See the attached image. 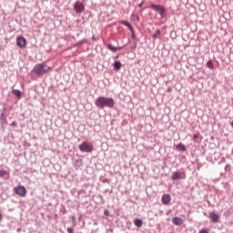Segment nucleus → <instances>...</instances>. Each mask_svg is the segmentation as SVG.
Masks as SVG:
<instances>
[{"instance_id":"nucleus-25","label":"nucleus","mask_w":233,"mask_h":233,"mask_svg":"<svg viewBox=\"0 0 233 233\" xmlns=\"http://www.w3.org/2000/svg\"><path fill=\"white\" fill-rule=\"evenodd\" d=\"M104 214L105 216H109L110 212L108 210H106Z\"/></svg>"},{"instance_id":"nucleus-8","label":"nucleus","mask_w":233,"mask_h":233,"mask_svg":"<svg viewBox=\"0 0 233 233\" xmlns=\"http://www.w3.org/2000/svg\"><path fill=\"white\" fill-rule=\"evenodd\" d=\"M172 224L177 225V227H179V226L183 225V218H181L179 217H175L172 218Z\"/></svg>"},{"instance_id":"nucleus-20","label":"nucleus","mask_w":233,"mask_h":233,"mask_svg":"<svg viewBox=\"0 0 233 233\" xmlns=\"http://www.w3.org/2000/svg\"><path fill=\"white\" fill-rule=\"evenodd\" d=\"M207 66L210 68V70H214V63H212V60L208 61Z\"/></svg>"},{"instance_id":"nucleus-14","label":"nucleus","mask_w":233,"mask_h":233,"mask_svg":"<svg viewBox=\"0 0 233 233\" xmlns=\"http://www.w3.org/2000/svg\"><path fill=\"white\" fill-rule=\"evenodd\" d=\"M135 226L137 227L138 228L143 226V221L139 218H137L134 220Z\"/></svg>"},{"instance_id":"nucleus-21","label":"nucleus","mask_w":233,"mask_h":233,"mask_svg":"<svg viewBox=\"0 0 233 233\" xmlns=\"http://www.w3.org/2000/svg\"><path fill=\"white\" fill-rule=\"evenodd\" d=\"M126 26H127L128 28H132V26L130 25V23L128 22H124L123 23Z\"/></svg>"},{"instance_id":"nucleus-28","label":"nucleus","mask_w":233,"mask_h":233,"mask_svg":"<svg viewBox=\"0 0 233 233\" xmlns=\"http://www.w3.org/2000/svg\"><path fill=\"white\" fill-rule=\"evenodd\" d=\"M167 92H172V88H167Z\"/></svg>"},{"instance_id":"nucleus-12","label":"nucleus","mask_w":233,"mask_h":233,"mask_svg":"<svg viewBox=\"0 0 233 233\" xmlns=\"http://www.w3.org/2000/svg\"><path fill=\"white\" fill-rule=\"evenodd\" d=\"M108 50H110L111 52H117V50H121L123 47H115L112 45H108L107 46Z\"/></svg>"},{"instance_id":"nucleus-1","label":"nucleus","mask_w":233,"mask_h":233,"mask_svg":"<svg viewBox=\"0 0 233 233\" xmlns=\"http://www.w3.org/2000/svg\"><path fill=\"white\" fill-rule=\"evenodd\" d=\"M95 104L96 106H98V108H105V106L107 108H114L116 102L112 97L99 96L96 98Z\"/></svg>"},{"instance_id":"nucleus-5","label":"nucleus","mask_w":233,"mask_h":233,"mask_svg":"<svg viewBox=\"0 0 233 233\" xmlns=\"http://www.w3.org/2000/svg\"><path fill=\"white\" fill-rule=\"evenodd\" d=\"M74 10L76 14L85 12V5L81 2H76L74 5Z\"/></svg>"},{"instance_id":"nucleus-17","label":"nucleus","mask_w":233,"mask_h":233,"mask_svg":"<svg viewBox=\"0 0 233 233\" xmlns=\"http://www.w3.org/2000/svg\"><path fill=\"white\" fill-rule=\"evenodd\" d=\"M161 6H162V5L152 4V5H150V8H151L152 10H156V12H158V10H159V8H160Z\"/></svg>"},{"instance_id":"nucleus-29","label":"nucleus","mask_w":233,"mask_h":233,"mask_svg":"<svg viewBox=\"0 0 233 233\" xmlns=\"http://www.w3.org/2000/svg\"><path fill=\"white\" fill-rule=\"evenodd\" d=\"M93 39H96V37H95V36H93Z\"/></svg>"},{"instance_id":"nucleus-3","label":"nucleus","mask_w":233,"mask_h":233,"mask_svg":"<svg viewBox=\"0 0 233 233\" xmlns=\"http://www.w3.org/2000/svg\"><path fill=\"white\" fill-rule=\"evenodd\" d=\"M15 193L20 198H25L26 196V187L24 186H17L15 187Z\"/></svg>"},{"instance_id":"nucleus-7","label":"nucleus","mask_w":233,"mask_h":233,"mask_svg":"<svg viewBox=\"0 0 233 233\" xmlns=\"http://www.w3.org/2000/svg\"><path fill=\"white\" fill-rule=\"evenodd\" d=\"M209 218L211 219L212 223H219V215L214 211L209 213Z\"/></svg>"},{"instance_id":"nucleus-4","label":"nucleus","mask_w":233,"mask_h":233,"mask_svg":"<svg viewBox=\"0 0 233 233\" xmlns=\"http://www.w3.org/2000/svg\"><path fill=\"white\" fill-rule=\"evenodd\" d=\"M79 150L81 152H92V150H94V147L88 145L87 142H83L81 145H79Z\"/></svg>"},{"instance_id":"nucleus-16","label":"nucleus","mask_w":233,"mask_h":233,"mask_svg":"<svg viewBox=\"0 0 233 233\" xmlns=\"http://www.w3.org/2000/svg\"><path fill=\"white\" fill-rule=\"evenodd\" d=\"M157 12L161 15V17H164L165 12H167V10L165 9V7L161 6Z\"/></svg>"},{"instance_id":"nucleus-19","label":"nucleus","mask_w":233,"mask_h":233,"mask_svg":"<svg viewBox=\"0 0 233 233\" xmlns=\"http://www.w3.org/2000/svg\"><path fill=\"white\" fill-rule=\"evenodd\" d=\"M13 94H14V96H15L18 97V98L21 97V91H20V90L14 89V90H13Z\"/></svg>"},{"instance_id":"nucleus-2","label":"nucleus","mask_w":233,"mask_h":233,"mask_svg":"<svg viewBox=\"0 0 233 233\" xmlns=\"http://www.w3.org/2000/svg\"><path fill=\"white\" fill-rule=\"evenodd\" d=\"M50 70H52V67L45 63L37 64L34 67V72L36 76H44V74L50 72Z\"/></svg>"},{"instance_id":"nucleus-11","label":"nucleus","mask_w":233,"mask_h":233,"mask_svg":"<svg viewBox=\"0 0 233 233\" xmlns=\"http://www.w3.org/2000/svg\"><path fill=\"white\" fill-rule=\"evenodd\" d=\"M177 150H180L181 152H187V147L182 143L177 145Z\"/></svg>"},{"instance_id":"nucleus-22","label":"nucleus","mask_w":233,"mask_h":233,"mask_svg":"<svg viewBox=\"0 0 233 233\" xmlns=\"http://www.w3.org/2000/svg\"><path fill=\"white\" fill-rule=\"evenodd\" d=\"M193 139H194V141H196V139H199V135L195 134V135L193 136Z\"/></svg>"},{"instance_id":"nucleus-26","label":"nucleus","mask_w":233,"mask_h":233,"mask_svg":"<svg viewBox=\"0 0 233 233\" xmlns=\"http://www.w3.org/2000/svg\"><path fill=\"white\" fill-rule=\"evenodd\" d=\"M145 2H141L139 5H138V7L139 8H141L142 6H143V4H144Z\"/></svg>"},{"instance_id":"nucleus-13","label":"nucleus","mask_w":233,"mask_h":233,"mask_svg":"<svg viewBox=\"0 0 233 233\" xmlns=\"http://www.w3.org/2000/svg\"><path fill=\"white\" fill-rule=\"evenodd\" d=\"M10 177V172L5 170H0V177Z\"/></svg>"},{"instance_id":"nucleus-23","label":"nucleus","mask_w":233,"mask_h":233,"mask_svg":"<svg viewBox=\"0 0 233 233\" xmlns=\"http://www.w3.org/2000/svg\"><path fill=\"white\" fill-rule=\"evenodd\" d=\"M67 232H68V233H74V229H73L72 228H67Z\"/></svg>"},{"instance_id":"nucleus-9","label":"nucleus","mask_w":233,"mask_h":233,"mask_svg":"<svg viewBox=\"0 0 233 233\" xmlns=\"http://www.w3.org/2000/svg\"><path fill=\"white\" fill-rule=\"evenodd\" d=\"M172 201V198H170V195L165 194L162 197V203L163 205H168Z\"/></svg>"},{"instance_id":"nucleus-6","label":"nucleus","mask_w":233,"mask_h":233,"mask_svg":"<svg viewBox=\"0 0 233 233\" xmlns=\"http://www.w3.org/2000/svg\"><path fill=\"white\" fill-rule=\"evenodd\" d=\"M16 46L19 48H25V46H26V38L18 36L16 39Z\"/></svg>"},{"instance_id":"nucleus-10","label":"nucleus","mask_w":233,"mask_h":233,"mask_svg":"<svg viewBox=\"0 0 233 233\" xmlns=\"http://www.w3.org/2000/svg\"><path fill=\"white\" fill-rule=\"evenodd\" d=\"M171 179H173V181H177V179H181V174L179 173V171H176L172 174Z\"/></svg>"},{"instance_id":"nucleus-18","label":"nucleus","mask_w":233,"mask_h":233,"mask_svg":"<svg viewBox=\"0 0 233 233\" xmlns=\"http://www.w3.org/2000/svg\"><path fill=\"white\" fill-rule=\"evenodd\" d=\"M114 67H115L116 70H121V62L116 61V62L114 63Z\"/></svg>"},{"instance_id":"nucleus-15","label":"nucleus","mask_w":233,"mask_h":233,"mask_svg":"<svg viewBox=\"0 0 233 233\" xmlns=\"http://www.w3.org/2000/svg\"><path fill=\"white\" fill-rule=\"evenodd\" d=\"M157 12L161 15V17H164L165 12H167V10L165 9V7L161 6Z\"/></svg>"},{"instance_id":"nucleus-24","label":"nucleus","mask_w":233,"mask_h":233,"mask_svg":"<svg viewBox=\"0 0 233 233\" xmlns=\"http://www.w3.org/2000/svg\"><path fill=\"white\" fill-rule=\"evenodd\" d=\"M199 233H208V231H207V229H201Z\"/></svg>"},{"instance_id":"nucleus-27","label":"nucleus","mask_w":233,"mask_h":233,"mask_svg":"<svg viewBox=\"0 0 233 233\" xmlns=\"http://www.w3.org/2000/svg\"><path fill=\"white\" fill-rule=\"evenodd\" d=\"M3 220V214L0 213V221Z\"/></svg>"}]
</instances>
